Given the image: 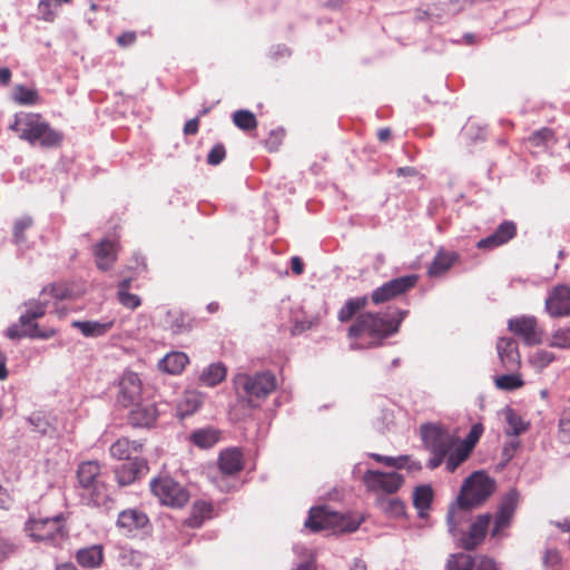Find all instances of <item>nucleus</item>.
Masks as SVG:
<instances>
[{
    "instance_id": "nucleus-1",
    "label": "nucleus",
    "mask_w": 570,
    "mask_h": 570,
    "mask_svg": "<svg viewBox=\"0 0 570 570\" xmlns=\"http://www.w3.org/2000/svg\"><path fill=\"white\" fill-rule=\"evenodd\" d=\"M409 314L397 309L392 315L365 313L361 314L347 331L352 350L371 348L381 345L382 341L395 334L402 321Z\"/></svg>"
},
{
    "instance_id": "nucleus-2",
    "label": "nucleus",
    "mask_w": 570,
    "mask_h": 570,
    "mask_svg": "<svg viewBox=\"0 0 570 570\" xmlns=\"http://www.w3.org/2000/svg\"><path fill=\"white\" fill-rule=\"evenodd\" d=\"M495 481L482 471L470 475L462 485L456 503L452 504L448 513L450 531L453 532L461 522L462 514L483 503L494 491Z\"/></svg>"
},
{
    "instance_id": "nucleus-3",
    "label": "nucleus",
    "mask_w": 570,
    "mask_h": 570,
    "mask_svg": "<svg viewBox=\"0 0 570 570\" xmlns=\"http://www.w3.org/2000/svg\"><path fill=\"white\" fill-rule=\"evenodd\" d=\"M9 128L17 132L20 139L32 146L42 148L56 147L62 140V135L42 120L39 114L21 112L14 116V121Z\"/></svg>"
},
{
    "instance_id": "nucleus-4",
    "label": "nucleus",
    "mask_w": 570,
    "mask_h": 570,
    "mask_svg": "<svg viewBox=\"0 0 570 570\" xmlns=\"http://www.w3.org/2000/svg\"><path fill=\"white\" fill-rule=\"evenodd\" d=\"M77 479L82 490V495L87 497L94 505L106 504L109 500V492L97 461H86L79 464Z\"/></svg>"
},
{
    "instance_id": "nucleus-5",
    "label": "nucleus",
    "mask_w": 570,
    "mask_h": 570,
    "mask_svg": "<svg viewBox=\"0 0 570 570\" xmlns=\"http://www.w3.org/2000/svg\"><path fill=\"white\" fill-rule=\"evenodd\" d=\"M26 530L35 540L51 544H59L68 537L63 513L51 518H32L27 522Z\"/></svg>"
},
{
    "instance_id": "nucleus-6",
    "label": "nucleus",
    "mask_w": 570,
    "mask_h": 570,
    "mask_svg": "<svg viewBox=\"0 0 570 570\" xmlns=\"http://www.w3.org/2000/svg\"><path fill=\"white\" fill-rule=\"evenodd\" d=\"M237 384L243 390L247 405L255 407L258 405L256 401L265 399L276 389V377L271 372L242 374L237 379Z\"/></svg>"
},
{
    "instance_id": "nucleus-7",
    "label": "nucleus",
    "mask_w": 570,
    "mask_h": 570,
    "mask_svg": "<svg viewBox=\"0 0 570 570\" xmlns=\"http://www.w3.org/2000/svg\"><path fill=\"white\" fill-rule=\"evenodd\" d=\"M150 490L161 504L171 508H180L189 500L188 491L169 475L154 479Z\"/></svg>"
},
{
    "instance_id": "nucleus-8",
    "label": "nucleus",
    "mask_w": 570,
    "mask_h": 570,
    "mask_svg": "<svg viewBox=\"0 0 570 570\" xmlns=\"http://www.w3.org/2000/svg\"><path fill=\"white\" fill-rule=\"evenodd\" d=\"M305 527L314 532L330 528L348 532L357 529V524L345 523L343 514L331 511L325 507L312 508L305 521Z\"/></svg>"
},
{
    "instance_id": "nucleus-9",
    "label": "nucleus",
    "mask_w": 570,
    "mask_h": 570,
    "mask_svg": "<svg viewBox=\"0 0 570 570\" xmlns=\"http://www.w3.org/2000/svg\"><path fill=\"white\" fill-rule=\"evenodd\" d=\"M420 433L425 448L430 452L449 453L456 444V439L439 424L421 425Z\"/></svg>"
},
{
    "instance_id": "nucleus-10",
    "label": "nucleus",
    "mask_w": 570,
    "mask_h": 570,
    "mask_svg": "<svg viewBox=\"0 0 570 570\" xmlns=\"http://www.w3.org/2000/svg\"><path fill=\"white\" fill-rule=\"evenodd\" d=\"M416 282V275H404L393 278L375 288L371 294V299L376 305L385 303L413 288Z\"/></svg>"
},
{
    "instance_id": "nucleus-11",
    "label": "nucleus",
    "mask_w": 570,
    "mask_h": 570,
    "mask_svg": "<svg viewBox=\"0 0 570 570\" xmlns=\"http://www.w3.org/2000/svg\"><path fill=\"white\" fill-rule=\"evenodd\" d=\"M142 382L137 373L126 372L119 379L117 403L122 407H130L142 400Z\"/></svg>"
},
{
    "instance_id": "nucleus-12",
    "label": "nucleus",
    "mask_w": 570,
    "mask_h": 570,
    "mask_svg": "<svg viewBox=\"0 0 570 570\" xmlns=\"http://www.w3.org/2000/svg\"><path fill=\"white\" fill-rule=\"evenodd\" d=\"M363 482L372 492L395 493L403 484L404 479L396 472H381L367 470L363 475Z\"/></svg>"
},
{
    "instance_id": "nucleus-13",
    "label": "nucleus",
    "mask_w": 570,
    "mask_h": 570,
    "mask_svg": "<svg viewBox=\"0 0 570 570\" xmlns=\"http://www.w3.org/2000/svg\"><path fill=\"white\" fill-rule=\"evenodd\" d=\"M519 500L520 494L515 489H511L503 495L494 517V527L491 533L492 537H500L501 531L510 525L511 519L518 508Z\"/></svg>"
},
{
    "instance_id": "nucleus-14",
    "label": "nucleus",
    "mask_w": 570,
    "mask_h": 570,
    "mask_svg": "<svg viewBox=\"0 0 570 570\" xmlns=\"http://www.w3.org/2000/svg\"><path fill=\"white\" fill-rule=\"evenodd\" d=\"M508 328L521 337L527 345H535L541 342V331L534 316L523 315L510 318Z\"/></svg>"
},
{
    "instance_id": "nucleus-15",
    "label": "nucleus",
    "mask_w": 570,
    "mask_h": 570,
    "mask_svg": "<svg viewBox=\"0 0 570 570\" xmlns=\"http://www.w3.org/2000/svg\"><path fill=\"white\" fill-rule=\"evenodd\" d=\"M129 423L134 426L149 428L159 416V409L155 402L148 403L144 399L130 406Z\"/></svg>"
},
{
    "instance_id": "nucleus-16",
    "label": "nucleus",
    "mask_w": 570,
    "mask_h": 570,
    "mask_svg": "<svg viewBox=\"0 0 570 570\" xmlns=\"http://www.w3.org/2000/svg\"><path fill=\"white\" fill-rule=\"evenodd\" d=\"M546 309L552 317L570 315V288L556 286L546 299Z\"/></svg>"
},
{
    "instance_id": "nucleus-17",
    "label": "nucleus",
    "mask_w": 570,
    "mask_h": 570,
    "mask_svg": "<svg viewBox=\"0 0 570 570\" xmlns=\"http://www.w3.org/2000/svg\"><path fill=\"white\" fill-rule=\"evenodd\" d=\"M448 570H499L495 562L487 557L473 559L469 554L451 556L446 564Z\"/></svg>"
},
{
    "instance_id": "nucleus-18",
    "label": "nucleus",
    "mask_w": 570,
    "mask_h": 570,
    "mask_svg": "<svg viewBox=\"0 0 570 570\" xmlns=\"http://www.w3.org/2000/svg\"><path fill=\"white\" fill-rule=\"evenodd\" d=\"M148 471L147 462L144 459L128 460L115 469V475L120 487H126L136 481L137 478Z\"/></svg>"
},
{
    "instance_id": "nucleus-19",
    "label": "nucleus",
    "mask_w": 570,
    "mask_h": 570,
    "mask_svg": "<svg viewBox=\"0 0 570 570\" xmlns=\"http://www.w3.org/2000/svg\"><path fill=\"white\" fill-rule=\"evenodd\" d=\"M517 234V226L511 220H505L501 223L497 229L485 238L480 239L476 243V247L479 249H493L499 247L510 239H512Z\"/></svg>"
},
{
    "instance_id": "nucleus-20",
    "label": "nucleus",
    "mask_w": 570,
    "mask_h": 570,
    "mask_svg": "<svg viewBox=\"0 0 570 570\" xmlns=\"http://www.w3.org/2000/svg\"><path fill=\"white\" fill-rule=\"evenodd\" d=\"M498 355L507 371H515L521 364L518 344L513 338L501 337L497 343Z\"/></svg>"
},
{
    "instance_id": "nucleus-21",
    "label": "nucleus",
    "mask_w": 570,
    "mask_h": 570,
    "mask_svg": "<svg viewBox=\"0 0 570 570\" xmlns=\"http://www.w3.org/2000/svg\"><path fill=\"white\" fill-rule=\"evenodd\" d=\"M148 521V517L142 511L130 509L119 513L117 525L126 534H131L135 530L145 528Z\"/></svg>"
},
{
    "instance_id": "nucleus-22",
    "label": "nucleus",
    "mask_w": 570,
    "mask_h": 570,
    "mask_svg": "<svg viewBox=\"0 0 570 570\" xmlns=\"http://www.w3.org/2000/svg\"><path fill=\"white\" fill-rule=\"evenodd\" d=\"M490 521L491 515L487 513L470 525L468 535L462 540L464 549L473 550L484 539Z\"/></svg>"
},
{
    "instance_id": "nucleus-23",
    "label": "nucleus",
    "mask_w": 570,
    "mask_h": 570,
    "mask_svg": "<svg viewBox=\"0 0 570 570\" xmlns=\"http://www.w3.org/2000/svg\"><path fill=\"white\" fill-rule=\"evenodd\" d=\"M75 558L82 568L97 569L104 562V548L101 544L81 548L76 552Z\"/></svg>"
},
{
    "instance_id": "nucleus-24",
    "label": "nucleus",
    "mask_w": 570,
    "mask_h": 570,
    "mask_svg": "<svg viewBox=\"0 0 570 570\" xmlns=\"http://www.w3.org/2000/svg\"><path fill=\"white\" fill-rule=\"evenodd\" d=\"M96 265L100 271H108L117 259L116 245L104 239L94 247Z\"/></svg>"
},
{
    "instance_id": "nucleus-25",
    "label": "nucleus",
    "mask_w": 570,
    "mask_h": 570,
    "mask_svg": "<svg viewBox=\"0 0 570 570\" xmlns=\"http://www.w3.org/2000/svg\"><path fill=\"white\" fill-rule=\"evenodd\" d=\"M71 326L79 330L85 337H99L112 328L114 321H73Z\"/></svg>"
},
{
    "instance_id": "nucleus-26",
    "label": "nucleus",
    "mask_w": 570,
    "mask_h": 570,
    "mask_svg": "<svg viewBox=\"0 0 570 570\" xmlns=\"http://www.w3.org/2000/svg\"><path fill=\"white\" fill-rule=\"evenodd\" d=\"M218 464L223 474H235L243 469V454L237 449H227L220 453Z\"/></svg>"
},
{
    "instance_id": "nucleus-27",
    "label": "nucleus",
    "mask_w": 570,
    "mask_h": 570,
    "mask_svg": "<svg viewBox=\"0 0 570 570\" xmlns=\"http://www.w3.org/2000/svg\"><path fill=\"white\" fill-rule=\"evenodd\" d=\"M188 362L189 358L187 354L183 352H170L159 361L158 367L168 374L178 375L183 372Z\"/></svg>"
},
{
    "instance_id": "nucleus-28",
    "label": "nucleus",
    "mask_w": 570,
    "mask_h": 570,
    "mask_svg": "<svg viewBox=\"0 0 570 570\" xmlns=\"http://www.w3.org/2000/svg\"><path fill=\"white\" fill-rule=\"evenodd\" d=\"M459 259V255L455 252L439 250L433 262L429 267V275L436 277L448 272L453 264Z\"/></svg>"
},
{
    "instance_id": "nucleus-29",
    "label": "nucleus",
    "mask_w": 570,
    "mask_h": 570,
    "mask_svg": "<svg viewBox=\"0 0 570 570\" xmlns=\"http://www.w3.org/2000/svg\"><path fill=\"white\" fill-rule=\"evenodd\" d=\"M142 444L137 441H130L127 438L118 439L111 444L109 452L110 455L118 460H129L131 453L140 452Z\"/></svg>"
},
{
    "instance_id": "nucleus-30",
    "label": "nucleus",
    "mask_w": 570,
    "mask_h": 570,
    "mask_svg": "<svg viewBox=\"0 0 570 570\" xmlns=\"http://www.w3.org/2000/svg\"><path fill=\"white\" fill-rule=\"evenodd\" d=\"M213 504L206 501H196L193 504L191 512L187 519V524L191 528H199L206 519L212 518Z\"/></svg>"
},
{
    "instance_id": "nucleus-31",
    "label": "nucleus",
    "mask_w": 570,
    "mask_h": 570,
    "mask_svg": "<svg viewBox=\"0 0 570 570\" xmlns=\"http://www.w3.org/2000/svg\"><path fill=\"white\" fill-rule=\"evenodd\" d=\"M432 499L433 491L430 485H420L415 489L413 493V504L417 509L420 518H425L428 515V510L430 509Z\"/></svg>"
},
{
    "instance_id": "nucleus-32",
    "label": "nucleus",
    "mask_w": 570,
    "mask_h": 570,
    "mask_svg": "<svg viewBox=\"0 0 570 570\" xmlns=\"http://www.w3.org/2000/svg\"><path fill=\"white\" fill-rule=\"evenodd\" d=\"M368 299L366 296L353 297L345 302L337 313L340 322L345 323L353 318V316L366 307Z\"/></svg>"
},
{
    "instance_id": "nucleus-33",
    "label": "nucleus",
    "mask_w": 570,
    "mask_h": 570,
    "mask_svg": "<svg viewBox=\"0 0 570 570\" xmlns=\"http://www.w3.org/2000/svg\"><path fill=\"white\" fill-rule=\"evenodd\" d=\"M227 370L223 363H213L205 367L199 380L207 386H215L226 377Z\"/></svg>"
},
{
    "instance_id": "nucleus-34",
    "label": "nucleus",
    "mask_w": 570,
    "mask_h": 570,
    "mask_svg": "<svg viewBox=\"0 0 570 570\" xmlns=\"http://www.w3.org/2000/svg\"><path fill=\"white\" fill-rule=\"evenodd\" d=\"M48 304L49 301L45 297L39 302H30L28 304V309L19 318L21 326L32 324L35 323L33 321L42 317L46 314V307Z\"/></svg>"
},
{
    "instance_id": "nucleus-35",
    "label": "nucleus",
    "mask_w": 570,
    "mask_h": 570,
    "mask_svg": "<svg viewBox=\"0 0 570 570\" xmlns=\"http://www.w3.org/2000/svg\"><path fill=\"white\" fill-rule=\"evenodd\" d=\"M376 504L389 517L399 518L404 514L405 507L399 498H379Z\"/></svg>"
},
{
    "instance_id": "nucleus-36",
    "label": "nucleus",
    "mask_w": 570,
    "mask_h": 570,
    "mask_svg": "<svg viewBox=\"0 0 570 570\" xmlns=\"http://www.w3.org/2000/svg\"><path fill=\"white\" fill-rule=\"evenodd\" d=\"M499 375L494 379V384L499 390L513 391L523 385V380L520 374L514 373Z\"/></svg>"
},
{
    "instance_id": "nucleus-37",
    "label": "nucleus",
    "mask_w": 570,
    "mask_h": 570,
    "mask_svg": "<svg viewBox=\"0 0 570 570\" xmlns=\"http://www.w3.org/2000/svg\"><path fill=\"white\" fill-rule=\"evenodd\" d=\"M202 395L196 392H187L179 404V413L181 416L190 415L202 405Z\"/></svg>"
},
{
    "instance_id": "nucleus-38",
    "label": "nucleus",
    "mask_w": 570,
    "mask_h": 570,
    "mask_svg": "<svg viewBox=\"0 0 570 570\" xmlns=\"http://www.w3.org/2000/svg\"><path fill=\"white\" fill-rule=\"evenodd\" d=\"M233 121L242 130H250L257 127L255 115L249 110H237L233 115Z\"/></svg>"
},
{
    "instance_id": "nucleus-39",
    "label": "nucleus",
    "mask_w": 570,
    "mask_h": 570,
    "mask_svg": "<svg viewBox=\"0 0 570 570\" xmlns=\"http://www.w3.org/2000/svg\"><path fill=\"white\" fill-rule=\"evenodd\" d=\"M13 99L19 105H36L39 101V95L37 90L20 85L13 91Z\"/></svg>"
},
{
    "instance_id": "nucleus-40",
    "label": "nucleus",
    "mask_w": 570,
    "mask_h": 570,
    "mask_svg": "<svg viewBox=\"0 0 570 570\" xmlns=\"http://www.w3.org/2000/svg\"><path fill=\"white\" fill-rule=\"evenodd\" d=\"M505 419L509 424V430L507 431L508 434L519 435L527 430V425L513 410L507 409Z\"/></svg>"
},
{
    "instance_id": "nucleus-41",
    "label": "nucleus",
    "mask_w": 570,
    "mask_h": 570,
    "mask_svg": "<svg viewBox=\"0 0 570 570\" xmlns=\"http://www.w3.org/2000/svg\"><path fill=\"white\" fill-rule=\"evenodd\" d=\"M551 347L570 348V326L557 330L549 342Z\"/></svg>"
},
{
    "instance_id": "nucleus-42",
    "label": "nucleus",
    "mask_w": 570,
    "mask_h": 570,
    "mask_svg": "<svg viewBox=\"0 0 570 570\" xmlns=\"http://www.w3.org/2000/svg\"><path fill=\"white\" fill-rule=\"evenodd\" d=\"M554 360V354L547 350L535 351L531 357L530 363L538 370H542L548 366Z\"/></svg>"
},
{
    "instance_id": "nucleus-43",
    "label": "nucleus",
    "mask_w": 570,
    "mask_h": 570,
    "mask_svg": "<svg viewBox=\"0 0 570 570\" xmlns=\"http://www.w3.org/2000/svg\"><path fill=\"white\" fill-rule=\"evenodd\" d=\"M24 327V334L27 337L30 338L48 340L56 334V331L53 328L41 330L39 328V325L37 323L29 324Z\"/></svg>"
},
{
    "instance_id": "nucleus-44",
    "label": "nucleus",
    "mask_w": 570,
    "mask_h": 570,
    "mask_svg": "<svg viewBox=\"0 0 570 570\" xmlns=\"http://www.w3.org/2000/svg\"><path fill=\"white\" fill-rule=\"evenodd\" d=\"M371 458H373L376 462L383 463L386 466L397 468L401 469L405 465V462L407 461V456H385L376 453H372Z\"/></svg>"
},
{
    "instance_id": "nucleus-45",
    "label": "nucleus",
    "mask_w": 570,
    "mask_h": 570,
    "mask_svg": "<svg viewBox=\"0 0 570 570\" xmlns=\"http://www.w3.org/2000/svg\"><path fill=\"white\" fill-rule=\"evenodd\" d=\"M552 138H553L552 130L548 129V128H542V129L533 132L529 137L528 141L532 146L540 147V146L544 145L546 142L552 140Z\"/></svg>"
},
{
    "instance_id": "nucleus-46",
    "label": "nucleus",
    "mask_w": 570,
    "mask_h": 570,
    "mask_svg": "<svg viewBox=\"0 0 570 570\" xmlns=\"http://www.w3.org/2000/svg\"><path fill=\"white\" fill-rule=\"evenodd\" d=\"M193 441L200 448H208L216 441V438L212 431L199 430L193 434Z\"/></svg>"
},
{
    "instance_id": "nucleus-47",
    "label": "nucleus",
    "mask_w": 570,
    "mask_h": 570,
    "mask_svg": "<svg viewBox=\"0 0 570 570\" xmlns=\"http://www.w3.org/2000/svg\"><path fill=\"white\" fill-rule=\"evenodd\" d=\"M32 225V218L29 216L18 219L13 227V239L17 244L24 240L23 232Z\"/></svg>"
},
{
    "instance_id": "nucleus-48",
    "label": "nucleus",
    "mask_w": 570,
    "mask_h": 570,
    "mask_svg": "<svg viewBox=\"0 0 570 570\" xmlns=\"http://www.w3.org/2000/svg\"><path fill=\"white\" fill-rule=\"evenodd\" d=\"M52 296L56 299H63L68 295V288L60 284H51L46 286L41 292V297Z\"/></svg>"
},
{
    "instance_id": "nucleus-49",
    "label": "nucleus",
    "mask_w": 570,
    "mask_h": 570,
    "mask_svg": "<svg viewBox=\"0 0 570 570\" xmlns=\"http://www.w3.org/2000/svg\"><path fill=\"white\" fill-rule=\"evenodd\" d=\"M285 136L284 129H274L269 132L268 138L265 141V145L269 151H276L282 144V140Z\"/></svg>"
},
{
    "instance_id": "nucleus-50",
    "label": "nucleus",
    "mask_w": 570,
    "mask_h": 570,
    "mask_svg": "<svg viewBox=\"0 0 570 570\" xmlns=\"http://www.w3.org/2000/svg\"><path fill=\"white\" fill-rule=\"evenodd\" d=\"M117 296L120 304L130 309L137 308L141 303L139 296L129 292H117Z\"/></svg>"
},
{
    "instance_id": "nucleus-51",
    "label": "nucleus",
    "mask_w": 570,
    "mask_h": 570,
    "mask_svg": "<svg viewBox=\"0 0 570 570\" xmlns=\"http://www.w3.org/2000/svg\"><path fill=\"white\" fill-rule=\"evenodd\" d=\"M29 423L35 426L36 431L40 432L41 434L49 433L51 425L49 422L40 414V413H33L28 419Z\"/></svg>"
},
{
    "instance_id": "nucleus-52",
    "label": "nucleus",
    "mask_w": 570,
    "mask_h": 570,
    "mask_svg": "<svg viewBox=\"0 0 570 570\" xmlns=\"http://www.w3.org/2000/svg\"><path fill=\"white\" fill-rule=\"evenodd\" d=\"M483 433V426L482 424L478 423V424H474L469 434L466 435L465 440L463 442H461V444L465 445V446H469V449H473L474 445L476 444V442L479 441V439L481 438Z\"/></svg>"
},
{
    "instance_id": "nucleus-53",
    "label": "nucleus",
    "mask_w": 570,
    "mask_h": 570,
    "mask_svg": "<svg viewBox=\"0 0 570 570\" xmlns=\"http://www.w3.org/2000/svg\"><path fill=\"white\" fill-rule=\"evenodd\" d=\"M559 428L562 441L570 443V407L562 413Z\"/></svg>"
},
{
    "instance_id": "nucleus-54",
    "label": "nucleus",
    "mask_w": 570,
    "mask_h": 570,
    "mask_svg": "<svg viewBox=\"0 0 570 570\" xmlns=\"http://www.w3.org/2000/svg\"><path fill=\"white\" fill-rule=\"evenodd\" d=\"M225 156H226L225 147L222 144H217L210 149V151L207 156V163L216 166L224 160Z\"/></svg>"
},
{
    "instance_id": "nucleus-55",
    "label": "nucleus",
    "mask_w": 570,
    "mask_h": 570,
    "mask_svg": "<svg viewBox=\"0 0 570 570\" xmlns=\"http://www.w3.org/2000/svg\"><path fill=\"white\" fill-rule=\"evenodd\" d=\"M51 7V0H40L39 2V13L46 21H52L55 19V12L52 11Z\"/></svg>"
},
{
    "instance_id": "nucleus-56",
    "label": "nucleus",
    "mask_w": 570,
    "mask_h": 570,
    "mask_svg": "<svg viewBox=\"0 0 570 570\" xmlns=\"http://www.w3.org/2000/svg\"><path fill=\"white\" fill-rule=\"evenodd\" d=\"M16 551V547L8 539L0 538V562L8 559Z\"/></svg>"
},
{
    "instance_id": "nucleus-57",
    "label": "nucleus",
    "mask_w": 570,
    "mask_h": 570,
    "mask_svg": "<svg viewBox=\"0 0 570 570\" xmlns=\"http://www.w3.org/2000/svg\"><path fill=\"white\" fill-rule=\"evenodd\" d=\"M471 449L469 446H465L461 443H456L453 449L451 450V453L453 456L459 461L460 463H463L470 455Z\"/></svg>"
},
{
    "instance_id": "nucleus-58",
    "label": "nucleus",
    "mask_w": 570,
    "mask_h": 570,
    "mask_svg": "<svg viewBox=\"0 0 570 570\" xmlns=\"http://www.w3.org/2000/svg\"><path fill=\"white\" fill-rule=\"evenodd\" d=\"M560 560H561V557H560V554H559V552L557 550L548 549L544 552L543 563L547 567L553 568V567L559 564Z\"/></svg>"
},
{
    "instance_id": "nucleus-59",
    "label": "nucleus",
    "mask_w": 570,
    "mask_h": 570,
    "mask_svg": "<svg viewBox=\"0 0 570 570\" xmlns=\"http://www.w3.org/2000/svg\"><path fill=\"white\" fill-rule=\"evenodd\" d=\"M473 0H450L449 6L453 13H459L472 4Z\"/></svg>"
},
{
    "instance_id": "nucleus-60",
    "label": "nucleus",
    "mask_w": 570,
    "mask_h": 570,
    "mask_svg": "<svg viewBox=\"0 0 570 570\" xmlns=\"http://www.w3.org/2000/svg\"><path fill=\"white\" fill-rule=\"evenodd\" d=\"M433 456L428 461L426 466L431 470H434L439 468L444 459L446 458L448 453H440V452H431Z\"/></svg>"
},
{
    "instance_id": "nucleus-61",
    "label": "nucleus",
    "mask_w": 570,
    "mask_h": 570,
    "mask_svg": "<svg viewBox=\"0 0 570 570\" xmlns=\"http://www.w3.org/2000/svg\"><path fill=\"white\" fill-rule=\"evenodd\" d=\"M289 55V49L282 45L273 47L269 52L272 59H276L278 57H288Z\"/></svg>"
},
{
    "instance_id": "nucleus-62",
    "label": "nucleus",
    "mask_w": 570,
    "mask_h": 570,
    "mask_svg": "<svg viewBox=\"0 0 570 570\" xmlns=\"http://www.w3.org/2000/svg\"><path fill=\"white\" fill-rule=\"evenodd\" d=\"M135 40H136L135 32H125L117 38L118 45H120L122 47L132 45L135 42Z\"/></svg>"
},
{
    "instance_id": "nucleus-63",
    "label": "nucleus",
    "mask_w": 570,
    "mask_h": 570,
    "mask_svg": "<svg viewBox=\"0 0 570 570\" xmlns=\"http://www.w3.org/2000/svg\"><path fill=\"white\" fill-rule=\"evenodd\" d=\"M6 335H7L10 340H17V338H20V337L26 336V334H24V330H23V331H20V330H19V325H18V324H12L11 326H9V327L7 328Z\"/></svg>"
},
{
    "instance_id": "nucleus-64",
    "label": "nucleus",
    "mask_w": 570,
    "mask_h": 570,
    "mask_svg": "<svg viewBox=\"0 0 570 570\" xmlns=\"http://www.w3.org/2000/svg\"><path fill=\"white\" fill-rule=\"evenodd\" d=\"M199 120L198 117H195L188 120L184 126V132L186 135H195L198 131Z\"/></svg>"
}]
</instances>
